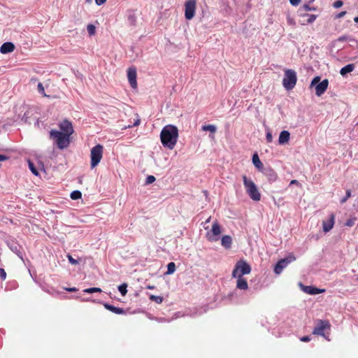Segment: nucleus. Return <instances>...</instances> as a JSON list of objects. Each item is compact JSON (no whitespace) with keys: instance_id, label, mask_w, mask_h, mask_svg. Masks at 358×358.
Segmentation results:
<instances>
[{"instance_id":"f257e3e1","label":"nucleus","mask_w":358,"mask_h":358,"mask_svg":"<svg viewBox=\"0 0 358 358\" xmlns=\"http://www.w3.org/2000/svg\"><path fill=\"white\" fill-rule=\"evenodd\" d=\"M178 138V130L176 126L169 124L165 126L160 134L162 145L170 150L174 148Z\"/></svg>"},{"instance_id":"f03ea898","label":"nucleus","mask_w":358,"mask_h":358,"mask_svg":"<svg viewBox=\"0 0 358 358\" xmlns=\"http://www.w3.org/2000/svg\"><path fill=\"white\" fill-rule=\"evenodd\" d=\"M50 137L54 140L57 148L61 150L66 148L70 144V136L59 131L52 129L50 131Z\"/></svg>"},{"instance_id":"7ed1b4c3","label":"nucleus","mask_w":358,"mask_h":358,"mask_svg":"<svg viewBox=\"0 0 358 358\" xmlns=\"http://www.w3.org/2000/svg\"><path fill=\"white\" fill-rule=\"evenodd\" d=\"M243 180L245 191L250 198L255 201H260L261 194L255 182L251 179L248 178L246 176H243Z\"/></svg>"},{"instance_id":"20e7f679","label":"nucleus","mask_w":358,"mask_h":358,"mask_svg":"<svg viewBox=\"0 0 358 358\" xmlns=\"http://www.w3.org/2000/svg\"><path fill=\"white\" fill-rule=\"evenodd\" d=\"M103 147L97 144L91 149L90 152V166L92 169L96 167L101 162L103 157Z\"/></svg>"},{"instance_id":"39448f33","label":"nucleus","mask_w":358,"mask_h":358,"mask_svg":"<svg viewBox=\"0 0 358 358\" xmlns=\"http://www.w3.org/2000/svg\"><path fill=\"white\" fill-rule=\"evenodd\" d=\"M296 81V73L294 70L287 69L285 71V76L282 80V85L287 90H292L295 87Z\"/></svg>"},{"instance_id":"423d86ee","label":"nucleus","mask_w":358,"mask_h":358,"mask_svg":"<svg viewBox=\"0 0 358 358\" xmlns=\"http://www.w3.org/2000/svg\"><path fill=\"white\" fill-rule=\"evenodd\" d=\"M251 272L250 266L244 260H239L236 262L232 271L233 278L242 277L243 275L249 274Z\"/></svg>"},{"instance_id":"0eeeda50","label":"nucleus","mask_w":358,"mask_h":358,"mask_svg":"<svg viewBox=\"0 0 358 358\" xmlns=\"http://www.w3.org/2000/svg\"><path fill=\"white\" fill-rule=\"evenodd\" d=\"M222 233L221 227L216 221L213 224L212 229L206 233V238L210 242L217 241Z\"/></svg>"},{"instance_id":"6e6552de","label":"nucleus","mask_w":358,"mask_h":358,"mask_svg":"<svg viewBox=\"0 0 358 358\" xmlns=\"http://www.w3.org/2000/svg\"><path fill=\"white\" fill-rule=\"evenodd\" d=\"M296 259L294 255H289L287 258L279 260L274 267V272L275 274H280L282 270L287 266V265Z\"/></svg>"},{"instance_id":"1a4fd4ad","label":"nucleus","mask_w":358,"mask_h":358,"mask_svg":"<svg viewBox=\"0 0 358 358\" xmlns=\"http://www.w3.org/2000/svg\"><path fill=\"white\" fill-rule=\"evenodd\" d=\"M196 0H188L185 4V17L187 20H192L195 15Z\"/></svg>"},{"instance_id":"9d476101","label":"nucleus","mask_w":358,"mask_h":358,"mask_svg":"<svg viewBox=\"0 0 358 358\" xmlns=\"http://www.w3.org/2000/svg\"><path fill=\"white\" fill-rule=\"evenodd\" d=\"M331 327L328 320H320L317 325L314 328L313 334L324 336V329H329Z\"/></svg>"},{"instance_id":"9b49d317","label":"nucleus","mask_w":358,"mask_h":358,"mask_svg":"<svg viewBox=\"0 0 358 358\" xmlns=\"http://www.w3.org/2000/svg\"><path fill=\"white\" fill-rule=\"evenodd\" d=\"M61 132L71 136L74 132L72 123L68 120H64L59 124Z\"/></svg>"},{"instance_id":"f8f14e48","label":"nucleus","mask_w":358,"mask_h":358,"mask_svg":"<svg viewBox=\"0 0 358 358\" xmlns=\"http://www.w3.org/2000/svg\"><path fill=\"white\" fill-rule=\"evenodd\" d=\"M136 76L137 73L136 67L131 66L127 69L128 80L133 88H136L137 87Z\"/></svg>"},{"instance_id":"ddd939ff","label":"nucleus","mask_w":358,"mask_h":358,"mask_svg":"<svg viewBox=\"0 0 358 358\" xmlns=\"http://www.w3.org/2000/svg\"><path fill=\"white\" fill-rule=\"evenodd\" d=\"M335 214L332 213L330 214L328 220H324L322 222V229L325 233L329 232L334 227L335 224Z\"/></svg>"},{"instance_id":"4468645a","label":"nucleus","mask_w":358,"mask_h":358,"mask_svg":"<svg viewBox=\"0 0 358 358\" xmlns=\"http://www.w3.org/2000/svg\"><path fill=\"white\" fill-rule=\"evenodd\" d=\"M328 85H329V81L327 79H324L322 82L318 83L315 86L316 95L318 96L322 95L325 92V91L327 90Z\"/></svg>"},{"instance_id":"2eb2a0df","label":"nucleus","mask_w":358,"mask_h":358,"mask_svg":"<svg viewBox=\"0 0 358 358\" xmlns=\"http://www.w3.org/2000/svg\"><path fill=\"white\" fill-rule=\"evenodd\" d=\"M15 50V45L11 42H6L3 43L0 48V52L2 54L12 52Z\"/></svg>"},{"instance_id":"dca6fc26","label":"nucleus","mask_w":358,"mask_h":358,"mask_svg":"<svg viewBox=\"0 0 358 358\" xmlns=\"http://www.w3.org/2000/svg\"><path fill=\"white\" fill-rule=\"evenodd\" d=\"M290 138V134L288 131H282L280 132L279 138H278V143L280 145L285 144L288 143Z\"/></svg>"},{"instance_id":"f3484780","label":"nucleus","mask_w":358,"mask_h":358,"mask_svg":"<svg viewBox=\"0 0 358 358\" xmlns=\"http://www.w3.org/2000/svg\"><path fill=\"white\" fill-rule=\"evenodd\" d=\"M236 287L240 289L246 290L248 288L247 280L242 277H236Z\"/></svg>"},{"instance_id":"a211bd4d","label":"nucleus","mask_w":358,"mask_h":358,"mask_svg":"<svg viewBox=\"0 0 358 358\" xmlns=\"http://www.w3.org/2000/svg\"><path fill=\"white\" fill-rule=\"evenodd\" d=\"M104 307L106 309L118 315L124 314L125 311L123 308L115 307L113 305H110L108 303H105Z\"/></svg>"},{"instance_id":"6ab92c4d","label":"nucleus","mask_w":358,"mask_h":358,"mask_svg":"<svg viewBox=\"0 0 358 358\" xmlns=\"http://www.w3.org/2000/svg\"><path fill=\"white\" fill-rule=\"evenodd\" d=\"M221 244L226 249L231 248L232 244L231 237L228 235L223 236L221 239Z\"/></svg>"},{"instance_id":"aec40b11","label":"nucleus","mask_w":358,"mask_h":358,"mask_svg":"<svg viewBox=\"0 0 358 358\" xmlns=\"http://www.w3.org/2000/svg\"><path fill=\"white\" fill-rule=\"evenodd\" d=\"M264 173L270 181H275L277 179V173L273 169L268 168L266 169Z\"/></svg>"},{"instance_id":"412c9836","label":"nucleus","mask_w":358,"mask_h":358,"mask_svg":"<svg viewBox=\"0 0 358 358\" xmlns=\"http://www.w3.org/2000/svg\"><path fill=\"white\" fill-rule=\"evenodd\" d=\"M303 290L305 291V292H306L307 294H320L324 291V289H320L317 287H314L312 286H306V287H304Z\"/></svg>"},{"instance_id":"4be33fe9","label":"nucleus","mask_w":358,"mask_h":358,"mask_svg":"<svg viewBox=\"0 0 358 358\" xmlns=\"http://www.w3.org/2000/svg\"><path fill=\"white\" fill-rule=\"evenodd\" d=\"M355 68V66L354 64H348L340 70V73L341 76H345L347 73L353 71Z\"/></svg>"},{"instance_id":"5701e85b","label":"nucleus","mask_w":358,"mask_h":358,"mask_svg":"<svg viewBox=\"0 0 358 358\" xmlns=\"http://www.w3.org/2000/svg\"><path fill=\"white\" fill-rule=\"evenodd\" d=\"M252 163L256 168L262 171L263 169V164L259 159L257 154H254L252 156Z\"/></svg>"},{"instance_id":"b1692460","label":"nucleus","mask_w":358,"mask_h":358,"mask_svg":"<svg viewBox=\"0 0 358 358\" xmlns=\"http://www.w3.org/2000/svg\"><path fill=\"white\" fill-rule=\"evenodd\" d=\"M176 271V264L174 262H170L167 265V271L166 272V275H171L173 273Z\"/></svg>"},{"instance_id":"393cba45","label":"nucleus","mask_w":358,"mask_h":358,"mask_svg":"<svg viewBox=\"0 0 358 358\" xmlns=\"http://www.w3.org/2000/svg\"><path fill=\"white\" fill-rule=\"evenodd\" d=\"M201 129L204 131H209L213 134L216 131V127L213 124L203 125Z\"/></svg>"},{"instance_id":"a878e982","label":"nucleus","mask_w":358,"mask_h":358,"mask_svg":"<svg viewBox=\"0 0 358 358\" xmlns=\"http://www.w3.org/2000/svg\"><path fill=\"white\" fill-rule=\"evenodd\" d=\"M149 299L152 301H155L157 303H162L164 299L162 296H155V295H150L149 296Z\"/></svg>"},{"instance_id":"bb28decb","label":"nucleus","mask_w":358,"mask_h":358,"mask_svg":"<svg viewBox=\"0 0 358 358\" xmlns=\"http://www.w3.org/2000/svg\"><path fill=\"white\" fill-rule=\"evenodd\" d=\"M28 165H29V168L30 169V171L32 172L33 174H34L35 176H38V171L37 170V169L36 168L34 164L29 160L28 161Z\"/></svg>"},{"instance_id":"cd10ccee","label":"nucleus","mask_w":358,"mask_h":358,"mask_svg":"<svg viewBox=\"0 0 358 358\" xmlns=\"http://www.w3.org/2000/svg\"><path fill=\"white\" fill-rule=\"evenodd\" d=\"M71 198L73 199V200H77V199H79L82 197V194L80 191L78 190H75V191H73L71 193Z\"/></svg>"},{"instance_id":"c85d7f7f","label":"nucleus","mask_w":358,"mask_h":358,"mask_svg":"<svg viewBox=\"0 0 358 358\" xmlns=\"http://www.w3.org/2000/svg\"><path fill=\"white\" fill-rule=\"evenodd\" d=\"M83 292L85 293L92 294L94 292H101L102 290L101 288H99V287H91V288H87V289H84Z\"/></svg>"},{"instance_id":"c756f323","label":"nucleus","mask_w":358,"mask_h":358,"mask_svg":"<svg viewBox=\"0 0 358 358\" xmlns=\"http://www.w3.org/2000/svg\"><path fill=\"white\" fill-rule=\"evenodd\" d=\"M127 285L126 283H123L118 287V290L120 291V292L121 293V294L122 296L126 295V294L127 292Z\"/></svg>"},{"instance_id":"7c9ffc66","label":"nucleus","mask_w":358,"mask_h":358,"mask_svg":"<svg viewBox=\"0 0 358 358\" xmlns=\"http://www.w3.org/2000/svg\"><path fill=\"white\" fill-rule=\"evenodd\" d=\"M87 29L90 36H93L96 33V27L92 24H90L87 26Z\"/></svg>"},{"instance_id":"2f4dec72","label":"nucleus","mask_w":358,"mask_h":358,"mask_svg":"<svg viewBox=\"0 0 358 358\" xmlns=\"http://www.w3.org/2000/svg\"><path fill=\"white\" fill-rule=\"evenodd\" d=\"M38 91L40 94H41L43 96H49L47 95L45 92L44 87L43 86V84L41 83H38L37 86Z\"/></svg>"},{"instance_id":"473e14b6","label":"nucleus","mask_w":358,"mask_h":358,"mask_svg":"<svg viewBox=\"0 0 358 358\" xmlns=\"http://www.w3.org/2000/svg\"><path fill=\"white\" fill-rule=\"evenodd\" d=\"M351 196V191L350 189L346 190L345 196L341 200V203H344Z\"/></svg>"},{"instance_id":"72a5a7b5","label":"nucleus","mask_w":358,"mask_h":358,"mask_svg":"<svg viewBox=\"0 0 358 358\" xmlns=\"http://www.w3.org/2000/svg\"><path fill=\"white\" fill-rule=\"evenodd\" d=\"M355 222H356L355 217L348 219L345 222V226L352 227L355 224Z\"/></svg>"},{"instance_id":"f704fd0d","label":"nucleus","mask_w":358,"mask_h":358,"mask_svg":"<svg viewBox=\"0 0 358 358\" xmlns=\"http://www.w3.org/2000/svg\"><path fill=\"white\" fill-rule=\"evenodd\" d=\"M155 177L153 176H148L146 178L145 183L147 185L151 184L155 181Z\"/></svg>"},{"instance_id":"c9c22d12","label":"nucleus","mask_w":358,"mask_h":358,"mask_svg":"<svg viewBox=\"0 0 358 358\" xmlns=\"http://www.w3.org/2000/svg\"><path fill=\"white\" fill-rule=\"evenodd\" d=\"M67 258L69 259V262L73 265H76L78 264V261L73 259V257L71 255H67Z\"/></svg>"},{"instance_id":"e433bc0d","label":"nucleus","mask_w":358,"mask_h":358,"mask_svg":"<svg viewBox=\"0 0 358 358\" xmlns=\"http://www.w3.org/2000/svg\"><path fill=\"white\" fill-rule=\"evenodd\" d=\"M302 9H303L305 11H310V10H315L316 8L314 7H310L308 4H304L302 7Z\"/></svg>"},{"instance_id":"4c0bfd02","label":"nucleus","mask_w":358,"mask_h":358,"mask_svg":"<svg viewBox=\"0 0 358 358\" xmlns=\"http://www.w3.org/2000/svg\"><path fill=\"white\" fill-rule=\"evenodd\" d=\"M308 16V18L307 20V22L308 23H312L313 22L316 17H317V15H307Z\"/></svg>"},{"instance_id":"58836bf2","label":"nucleus","mask_w":358,"mask_h":358,"mask_svg":"<svg viewBox=\"0 0 358 358\" xmlns=\"http://www.w3.org/2000/svg\"><path fill=\"white\" fill-rule=\"evenodd\" d=\"M343 5V2L341 0L336 1L333 4L334 7L336 8H338L341 7Z\"/></svg>"},{"instance_id":"ea45409f","label":"nucleus","mask_w":358,"mask_h":358,"mask_svg":"<svg viewBox=\"0 0 358 358\" xmlns=\"http://www.w3.org/2000/svg\"><path fill=\"white\" fill-rule=\"evenodd\" d=\"M0 278L2 280H4L6 278V273L2 268H0Z\"/></svg>"},{"instance_id":"a19ab883","label":"nucleus","mask_w":358,"mask_h":358,"mask_svg":"<svg viewBox=\"0 0 358 358\" xmlns=\"http://www.w3.org/2000/svg\"><path fill=\"white\" fill-rule=\"evenodd\" d=\"M320 77L317 76V77L314 78L312 80V81H311V85H311V86H313V85H317L318 83H319V82H320Z\"/></svg>"},{"instance_id":"79ce46f5","label":"nucleus","mask_w":358,"mask_h":358,"mask_svg":"<svg viewBox=\"0 0 358 358\" xmlns=\"http://www.w3.org/2000/svg\"><path fill=\"white\" fill-rule=\"evenodd\" d=\"M266 139L268 143H271L273 141V136H272V134L270 132H268L266 135Z\"/></svg>"},{"instance_id":"37998d69","label":"nucleus","mask_w":358,"mask_h":358,"mask_svg":"<svg viewBox=\"0 0 358 358\" xmlns=\"http://www.w3.org/2000/svg\"><path fill=\"white\" fill-rule=\"evenodd\" d=\"M346 11H341L336 15V18H341L346 15Z\"/></svg>"},{"instance_id":"c03bdc74","label":"nucleus","mask_w":358,"mask_h":358,"mask_svg":"<svg viewBox=\"0 0 358 358\" xmlns=\"http://www.w3.org/2000/svg\"><path fill=\"white\" fill-rule=\"evenodd\" d=\"M300 341L302 342H308L310 341V338L308 336H305L300 338Z\"/></svg>"},{"instance_id":"a18cd8bd","label":"nucleus","mask_w":358,"mask_h":358,"mask_svg":"<svg viewBox=\"0 0 358 358\" xmlns=\"http://www.w3.org/2000/svg\"><path fill=\"white\" fill-rule=\"evenodd\" d=\"M290 3L293 6H298L301 0H289Z\"/></svg>"},{"instance_id":"49530a36","label":"nucleus","mask_w":358,"mask_h":358,"mask_svg":"<svg viewBox=\"0 0 358 358\" xmlns=\"http://www.w3.org/2000/svg\"><path fill=\"white\" fill-rule=\"evenodd\" d=\"M8 159V157L3 155H0V162L6 161Z\"/></svg>"},{"instance_id":"de8ad7c7","label":"nucleus","mask_w":358,"mask_h":358,"mask_svg":"<svg viewBox=\"0 0 358 358\" xmlns=\"http://www.w3.org/2000/svg\"><path fill=\"white\" fill-rule=\"evenodd\" d=\"M106 1V0H95L96 3L99 6L104 3Z\"/></svg>"},{"instance_id":"09e8293b","label":"nucleus","mask_w":358,"mask_h":358,"mask_svg":"<svg viewBox=\"0 0 358 358\" xmlns=\"http://www.w3.org/2000/svg\"><path fill=\"white\" fill-rule=\"evenodd\" d=\"M290 185H299V182L298 180H292L291 182H290Z\"/></svg>"},{"instance_id":"8fccbe9b","label":"nucleus","mask_w":358,"mask_h":358,"mask_svg":"<svg viewBox=\"0 0 358 358\" xmlns=\"http://www.w3.org/2000/svg\"><path fill=\"white\" fill-rule=\"evenodd\" d=\"M66 290H67L68 292H76L77 291V289L76 287L66 288Z\"/></svg>"},{"instance_id":"3c124183","label":"nucleus","mask_w":358,"mask_h":358,"mask_svg":"<svg viewBox=\"0 0 358 358\" xmlns=\"http://www.w3.org/2000/svg\"><path fill=\"white\" fill-rule=\"evenodd\" d=\"M147 289H154L155 288V285H147Z\"/></svg>"},{"instance_id":"603ef678","label":"nucleus","mask_w":358,"mask_h":358,"mask_svg":"<svg viewBox=\"0 0 358 358\" xmlns=\"http://www.w3.org/2000/svg\"><path fill=\"white\" fill-rule=\"evenodd\" d=\"M37 80H38V79L36 78H32L31 79V82H34V83L36 82Z\"/></svg>"},{"instance_id":"864d4df0","label":"nucleus","mask_w":358,"mask_h":358,"mask_svg":"<svg viewBox=\"0 0 358 358\" xmlns=\"http://www.w3.org/2000/svg\"><path fill=\"white\" fill-rule=\"evenodd\" d=\"M140 123V120H138L135 123H134V125L136 126V125H138Z\"/></svg>"},{"instance_id":"5fc2aeb1","label":"nucleus","mask_w":358,"mask_h":358,"mask_svg":"<svg viewBox=\"0 0 358 358\" xmlns=\"http://www.w3.org/2000/svg\"><path fill=\"white\" fill-rule=\"evenodd\" d=\"M354 21H355V22L358 23V16H357V17H355L354 18Z\"/></svg>"},{"instance_id":"6e6d98bb","label":"nucleus","mask_w":358,"mask_h":358,"mask_svg":"<svg viewBox=\"0 0 358 358\" xmlns=\"http://www.w3.org/2000/svg\"><path fill=\"white\" fill-rule=\"evenodd\" d=\"M289 24H294V22L292 20H289Z\"/></svg>"},{"instance_id":"4d7b16f0","label":"nucleus","mask_w":358,"mask_h":358,"mask_svg":"<svg viewBox=\"0 0 358 358\" xmlns=\"http://www.w3.org/2000/svg\"><path fill=\"white\" fill-rule=\"evenodd\" d=\"M210 217H209V218L206 220V222H210Z\"/></svg>"},{"instance_id":"13d9d810","label":"nucleus","mask_w":358,"mask_h":358,"mask_svg":"<svg viewBox=\"0 0 358 358\" xmlns=\"http://www.w3.org/2000/svg\"><path fill=\"white\" fill-rule=\"evenodd\" d=\"M357 280H358V277H357Z\"/></svg>"}]
</instances>
